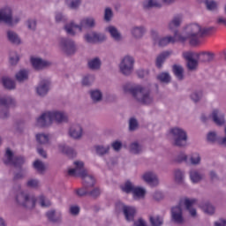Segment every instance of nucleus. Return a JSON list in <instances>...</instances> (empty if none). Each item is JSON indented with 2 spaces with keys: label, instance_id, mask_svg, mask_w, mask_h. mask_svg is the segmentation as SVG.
<instances>
[{
  "label": "nucleus",
  "instance_id": "a211bd4d",
  "mask_svg": "<svg viewBox=\"0 0 226 226\" xmlns=\"http://www.w3.org/2000/svg\"><path fill=\"white\" fill-rule=\"evenodd\" d=\"M30 63L34 70L40 72L41 70H45V68H49L52 64V63L43 60L41 57H31Z\"/></svg>",
  "mask_w": 226,
  "mask_h": 226
},
{
  "label": "nucleus",
  "instance_id": "473e14b6",
  "mask_svg": "<svg viewBox=\"0 0 226 226\" xmlns=\"http://www.w3.org/2000/svg\"><path fill=\"white\" fill-rule=\"evenodd\" d=\"M87 67L89 68V70L96 72L100 70V68H102V60L100 59V57L90 59L87 62Z\"/></svg>",
  "mask_w": 226,
  "mask_h": 226
},
{
  "label": "nucleus",
  "instance_id": "5701e85b",
  "mask_svg": "<svg viewBox=\"0 0 226 226\" xmlns=\"http://www.w3.org/2000/svg\"><path fill=\"white\" fill-rule=\"evenodd\" d=\"M181 24H183V16L182 14H177L169 22L168 27L175 33V31H177V27H181Z\"/></svg>",
  "mask_w": 226,
  "mask_h": 226
},
{
  "label": "nucleus",
  "instance_id": "e2e57ef3",
  "mask_svg": "<svg viewBox=\"0 0 226 226\" xmlns=\"http://www.w3.org/2000/svg\"><path fill=\"white\" fill-rule=\"evenodd\" d=\"M207 142H211L212 144H214V142H215L216 140H220V139H218V134L215 131L209 132L207 133Z\"/></svg>",
  "mask_w": 226,
  "mask_h": 226
},
{
  "label": "nucleus",
  "instance_id": "c03bdc74",
  "mask_svg": "<svg viewBox=\"0 0 226 226\" xmlns=\"http://www.w3.org/2000/svg\"><path fill=\"white\" fill-rule=\"evenodd\" d=\"M2 84L5 89H15V81L8 77H4L2 79Z\"/></svg>",
  "mask_w": 226,
  "mask_h": 226
},
{
  "label": "nucleus",
  "instance_id": "b1692460",
  "mask_svg": "<svg viewBox=\"0 0 226 226\" xmlns=\"http://www.w3.org/2000/svg\"><path fill=\"white\" fill-rule=\"evenodd\" d=\"M172 56V51H163L161 54H159L155 59V66L159 70H162L163 68V63L169 59Z\"/></svg>",
  "mask_w": 226,
  "mask_h": 226
},
{
  "label": "nucleus",
  "instance_id": "2f4dec72",
  "mask_svg": "<svg viewBox=\"0 0 226 226\" xmlns=\"http://www.w3.org/2000/svg\"><path fill=\"white\" fill-rule=\"evenodd\" d=\"M7 40L10 43H12V45H20L21 43L20 37L12 30L7 31Z\"/></svg>",
  "mask_w": 226,
  "mask_h": 226
},
{
  "label": "nucleus",
  "instance_id": "5fc2aeb1",
  "mask_svg": "<svg viewBox=\"0 0 226 226\" xmlns=\"http://www.w3.org/2000/svg\"><path fill=\"white\" fill-rule=\"evenodd\" d=\"M201 160L200 154L193 153L191 154L190 162L192 165H200Z\"/></svg>",
  "mask_w": 226,
  "mask_h": 226
},
{
  "label": "nucleus",
  "instance_id": "680f3d73",
  "mask_svg": "<svg viewBox=\"0 0 226 226\" xmlns=\"http://www.w3.org/2000/svg\"><path fill=\"white\" fill-rule=\"evenodd\" d=\"M82 4V0H71L67 3L68 8L70 10H79V6Z\"/></svg>",
  "mask_w": 226,
  "mask_h": 226
},
{
  "label": "nucleus",
  "instance_id": "69168bd1",
  "mask_svg": "<svg viewBox=\"0 0 226 226\" xmlns=\"http://www.w3.org/2000/svg\"><path fill=\"white\" fill-rule=\"evenodd\" d=\"M26 26L29 31H36L37 22L36 19H28L26 22Z\"/></svg>",
  "mask_w": 226,
  "mask_h": 226
},
{
  "label": "nucleus",
  "instance_id": "c85d7f7f",
  "mask_svg": "<svg viewBox=\"0 0 226 226\" xmlns=\"http://www.w3.org/2000/svg\"><path fill=\"white\" fill-rule=\"evenodd\" d=\"M90 98L93 103H100L103 101V93L100 89H92L89 91Z\"/></svg>",
  "mask_w": 226,
  "mask_h": 226
},
{
  "label": "nucleus",
  "instance_id": "603ef678",
  "mask_svg": "<svg viewBox=\"0 0 226 226\" xmlns=\"http://www.w3.org/2000/svg\"><path fill=\"white\" fill-rule=\"evenodd\" d=\"M102 195V190L99 187L88 188V197L92 199H98Z\"/></svg>",
  "mask_w": 226,
  "mask_h": 226
},
{
  "label": "nucleus",
  "instance_id": "bb28decb",
  "mask_svg": "<svg viewBox=\"0 0 226 226\" xmlns=\"http://www.w3.org/2000/svg\"><path fill=\"white\" fill-rule=\"evenodd\" d=\"M108 33H109L112 40L114 41H117V43H119V41H123V35L121 34V32L117 30V28L114 26H109L107 28Z\"/></svg>",
  "mask_w": 226,
  "mask_h": 226
},
{
  "label": "nucleus",
  "instance_id": "6e6d98bb",
  "mask_svg": "<svg viewBox=\"0 0 226 226\" xmlns=\"http://www.w3.org/2000/svg\"><path fill=\"white\" fill-rule=\"evenodd\" d=\"M55 21L56 24H61V22L64 23L68 21V17H66V15L61 11H56L55 13Z\"/></svg>",
  "mask_w": 226,
  "mask_h": 226
},
{
  "label": "nucleus",
  "instance_id": "7ed1b4c3",
  "mask_svg": "<svg viewBox=\"0 0 226 226\" xmlns=\"http://www.w3.org/2000/svg\"><path fill=\"white\" fill-rule=\"evenodd\" d=\"M19 191L15 195V203L20 207L25 209H34L36 207V196L20 189V185L18 186Z\"/></svg>",
  "mask_w": 226,
  "mask_h": 226
},
{
  "label": "nucleus",
  "instance_id": "9b49d317",
  "mask_svg": "<svg viewBox=\"0 0 226 226\" xmlns=\"http://www.w3.org/2000/svg\"><path fill=\"white\" fill-rule=\"evenodd\" d=\"M117 207L122 210L126 222H133L135 220V215H137L135 207L126 206L124 203H117Z\"/></svg>",
  "mask_w": 226,
  "mask_h": 226
},
{
  "label": "nucleus",
  "instance_id": "4c0bfd02",
  "mask_svg": "<svg viewBox=\"0 0 226 226\" xmlns=\"http://www.w3.org/2000/svg\"><path fill=\"white\" fill-rule=\"evenodd\" d=\"M15 77L18 82H26V80L29 79V71L21 69L16 73Z\"/></svg>",
  "mask_w": 226,
  "mask_h": 226
},
{
  "label": "nucleus",
  "instance_id": "0eeeda50",
  "mask_svg": "<svg viewBox=\"0 0 226 226\" xmlns=\"http://www.w3.org/2000/svg\"><path fill=\"white\" fill-rule=\"evenodd\" d=\"M59 47L65 54V56H75L77 53V44H75V41L62 37L59 39Z\"/></svg>",
  "mask_w": 226,
  "mask_h": 226
},
{
  "label": "nucleus",
  "instance_id": "6ab92c4d",
  "mask_svg": "<svg viewBox=\"0 0 226 226\" xmlns=\"http://www.w3.org/2000/svg\"><path fill=\"white\" fill-rule=\"evenodd\" d=\"M84 135V129L82 125L79 124H74L69 128V137L73 139V140H80Z\"/></svg>",
  "mask_w": 226,
  "mask_h": 226
},
{
  "label": "nucleus",
  "instance_id": "338daca9",
  "mask_svg": "<svg viewBox=\"0 0 226 226\" xmlns=\"http://www.w3.org/2000/svg\"><path fill=\"white\" fill-rule=\"evenodd\" d=\"M113 15L114 13L112 12V9L109 7L106 8L104 11V20L106 22H110V20H112Z\"/></svg>",
  "mask_w": 226,
  "mask_h": 226
},
{
  "label": "nucleus",
  "instance_id": "c9c22d12",
  "mask_svg": "<svg viewBox=\"0 0 226 226\" xmlns=\"http://www.w3.org/2000/svg\"><path fill=\"white\" fill-rule=\"evenodd\" d=\"M144 10H151L153 8H162V3L158 0H145L143 2Z\"/></svg>",
  "mask_w": 226,
  "mask_h": 226
},
{
  "label": "nucleus",
  "instance_id": "c756f323",
  "mask_svg": "<svg viewBox=\"0 0 226 226\" xmlns=\"http://www.w3.org/2000/svg\"><path fill=\"white\" fill-rule=\"evenodd\" d=\"M132 36L135 38V40H140L146 34V27L144 26H132L131 28Z\"/></svg>",
  "mask_w": 226,
  "mask_h": 226
},
{
  "label": "nucleus",
  "instance_id": "7c9ffc66",
  "mask_svg": "<svg viewBox=\"0 0 226 226\" xmlns=\"http://www.w3.org/2000/svg\"><path fill=\"white\" fill-rule=\"evenodd\" d=\"M58 151H60V153H63L64 154H66V156H68L69 158H73L74 156H77V153L75 152V150L64 144L58 146Z\"/></svg>",
  "mask_w": 226,
  "mask_h": 226
},
{
  "label": "nucleus",
  "instance_id": "ea45409f",
  "mask_svg": "<svg viewBox=\"0 0 226 226\" xmlns=\"http://www.w3.org/2000/svg\"><path fill=\"white\" fill-rule=\"evenodd\" d=\"M136 187L137 186H135V184H133V182L127 180L124 184V185L121 186V190H122V192H124V193H127V194L132 193L133 194V192L135 191Z\"/></svg>",
  "mask_w": 226,
  "mask_h": 226
},
{
  "label": "nucleus",
  "instance_id": "a878e982",
  "mask_svg": "<svg viewBox=\"0 0 226 226\" xmlns=\"http://www.w3.org/2000/svg\"><path fill=\"white\" fill-rule=\"evenodd\" d=\"M200 207L205 213V215H208L209 216H213L216 211V207L211 204L209 201H203L200 204Z\"/></svg>",
  "mask_w": 226,
  "mask_h": 226
},
{
  "label": "nucleus",
  "instance_id": "9d476101",
  "mask_svg": "<svg viewBox=\"0 0 226 226\" xmlns=\"http://www.w3.org/2000/svg\"><path fill=\"white\" fill-rule=\"evenodd\" d=\"M85 41L87 43H103V41H107V35L102 33H98L96 31H92L84 35Z\"/></svg>",
  "mask_w": 226,
  "mask_h": 226
},
{
  "label": "nucleus",
  "instance_id": "864d4df0",
  "mask_svg": "<svg viewBox=\"0 0 226 226\" xmlns=\"http://www.w3.org/2000/svg\"><path fill=\"white\" fill-rule=\"evenodd\" d=\"M34 169L39 172V174H43L45 172V164L40 160H36L34 162Z\"/></svg>",
  "mask_w": 226,
  "mask_h": 226
},
{
  "label": "nucleus",
  "instance_id": "8fccbe9b",
  "mask_svg": "<svg viewBox=\"0 0 226 226\" xmlns=\"http://www.w3.org/2000/svg\"><path fill=\"white\" fill-rule=\"evenodd\" d=\"M169 43H176V38L173 36H168L159 40V47H167Z\"/></svg>",
  "mask_w": 226,
  "mask_h": 226
},
{
  "label": "nucleus",
  "instance_id": "37998d69",
  "mask_svg": "<svg viewBox=\"0 0 226 226\" xmlns=\"http://www.w3.org/2000/svg\"><path fill=\"white\" fill-rule=\"evenodd\" d=\"M129 151L132 154H140L142 153V145L139 144V142H132L129 146Z\"/></svg>",
  "mask_w": 226,
  "mask_h": 226
},
{
  "label": "nucleus",
  "instance_id": "cd10ccee",
  "mask_svg": "<svg viewBox=\"0 0 226 226\" xmlns=\"http://www.w3.org/2000/svg\"><path fill=\"white\" fill-rule=\"evenodd\" d=\"M189 176L192 183H193L194 185H197V183H200V181H202V179L206 177V175L199 171V170H191Z\"/></svg>",
  "mask_w": 226,
  "mask_h": 226
},
{
  "label": "nucleus",
  "instance_id": "39448f33",
  "mask_svg": "<svg viewBox=\"0 0 226 226\" xmlns=\"http://www.w3.org/2000/svg\"><path fill=\"white\" fill-rule=\"evenodd\" d=\"M185 33L190 45H199L200 42V26L199 24L192 23L185 27Z\"/></svg>",
  "mask_w": 226,
  "mask_h": 226
},
{
  "label": "nucleus",
  "instance_id": "49530a36",
  "mask_svg": "<svg viewBox=\"0 0 226 226\" xmlns=\"http://www.w3.org/2000/svg\"><path fill=\"white\" fill-rule=\"evenodd\" d=\"M47 218L49 220V222H52L53 223H57L61 222V215H56V210H50L46 213Z\"/></svg>",
  "mask_w": 226,
  "mask_h": 226
},
{
  "label": "nucleus",
  "instance_id": "09e8293b",
  "mask_svg": "<svg viewBox=\"0 0 226 226\" xmlns=\"http://www.w3.org/2000/svg\"><path fill=\"white\" fill-rule=\"evenodd\" d=\"M150 225L151 226H162L163 225V217L160 215L150 216Z\"/></svg>",
  "mask_w": 226,
  "mask_h": 226
},
{
  "label": "nucleus",
  "instance_id": "6e6552de",
  "mask_svg": "<svg viewBox=\"0 0 226 226\" xmlns=\"http://www.w3.org/2000/svg\"><path fill=\"white\" fill-rule=\"evenodd\" d=\"M17 105V101L10 95H5L0 98V107H4L5 109H2L0 111V118L6 119L10 116V112L8 109H11V107H15Z\"/></svg>",
  "mask_w": 226,
  "mask_h": 226
},
{
  "label": "nucleus",
  "instance_id": "dca6fc26",
  "mask_svg": "<svg viewBox=\"0 0 226 226\" xmlns=\"http://www.w3.org/2000/svg\"><path fill=\"white\" fill-rule=\"evenodd\" d=\"M50 112L52 123H56V124H64V123H68L69 117L66 112L60 110H52Z\"/></svg>",
  "mask_w": 226,
  "mask_h": 226
},
{
  "label": "nucleus",
  "instance_id": "20e7f679",
  "mask_svg": "<svg viewBox=\"0 0 226 226\" xmlns=\"http://www.w3.org/2000/svg\"><path fill=\"white\" fill-rule=\"evenodd\" d=\"M173 146L176 147H186L188 146V132L180 127H173L170 130Z\"/></svg>",
  "mask_w": 226,
  "mask_h": 226
},
{
  "label": "nucleus",
  "instance_id": "13d9d810",
  "mask_svg": "<svg viewBox=\"0 0 226 226\" xmlns=\"http://www.w3.org/2000/svg\"><path fill=\"white\" fill-rule=\"evenodd\" d=\"M157 79L163 84H169L170 82V74L169 72H162L157 75Z\"/></svg>",
  "mask_w": 226,
  "mask_h": 226
},
{
  "label": "nucleus",
  "instance_id": "4468645a",
  "mask_svg": "<svg viewBox=\"0 0 226 226\" xmlns=\"http://www.w3.org/2000/svg\"><path fill=\"white\" fill-rule=\"evenodd\" d=\"M170 213L171 220L174 223H177L178 225L185 223V217L183 216V207H181V204L172 207Z\"/></svg>",
  "mask_w": 226,
  "mask_h": 226
},
{
  "label": "nucleus",
  "instance_id": "3c124183",
  "mask_svg": "<svg viewBox=\"0 0 226 226\" xmlns=\"http://www.w3.org/2000/svg\"><path fill=\"white\" fill-rule=\"evenodd\" d=\"M205 6L208 11H216L218 4L215 0H205Z\"/></svg>",
  "mask_w": 226,
  "mask_h": 226
},
{
  "label": "nucleus",
  "instance_id": "72a5a7b5",
  "mask_svg": "<svg viewBox=\"0 0 226 226\" xmlns=\"http://www.w3.org/2000/svg\"><path fill=\"white\" fill-rule=\"evenodd\" d=\"M95 153L98 156H105L110 153V146L96 145L94 146Z\"/></svg>",
  "mask_w": 226,
  "mask_h": 226
},
{
  "label": "nucleus",
  "instance_id": "0e129e2a",
  "mask_svg": "<svg viewBox=\"0 0 226 226\" xmlns=\"http://www.w3.org/2000/svg\"><path fill=\"white\" fill-rule=\"evenodd\" d=\"M39 204L41 207H50V206L52 205L50 200L45 198V196H41L39 198Z\"/></svg>",
  "mask_w": 226,
  "mask_h": 226
},
{
  "label": "nucleus",
  "instance_id": "58836bf2",
  "mask_svg": "<svg viewBox=\"0 0 226 226\" xmlns=\"http://www.w3.org/2000/svg\"><path fill=\"white\" fill-rule=\"evenodd\" d=\"M64 31L67 33V34H70L71 36H75V30L73 29H80V25H76L73 21L67 23L64 26Z\"/></svg>",
  "mask_w": 226,
  "mask_h": 226
},
{
  "label": "nucleus",
  "instance_id": "f257e3e1",
  "mask_svg": "<svg viewBox=\"0 0 226 226\" xmlns=\"http://www.w3.org/2000/svg\"><path fill=\"white\" fill-rule=\"evenodd\" d=\"M124 92L131 94L138 103L141 105H153L154 102V95L151 88L142 87L141 85L125 84Z\"/></svg>",
  "mask_w": 226,
  "mask_h": 226
},
{
  "label": "nucleus",
  "instance_id": "a19ab883",
  "mask_svg": "<svg viewBox=\"0 0 226 226\" xmlns=\"http://www.w3.org/2000/svg\"><path fill=\"white\" fill-rule=\"evenodd\" d=\"M75 193L78 197H88L89 196V185L87 183L83 184L81 188L75 190Z\"/></svg>",
  "mask_w": 226,
  "mask_h": 226
},
{
  "label": "nucleus",
  "instance_id": "ddd939ff",
  "mask_svg": "<svg viewBox=\"0 0 226 226\" xmlns=\"http://www.w3.org/2000/svg\"><path fill=\"white\" fill-rule=\"evenodd\" d=\"M50 85L51 83L49 79L41 80L35 87L37 96H40V98H45L50 91Z\"/></svg>",
  "mask_w": 226,
  "mask_h": 226
},
{
  "label": "nucleus",
  "instance_id": "aec40b11",
  "mask_svg": "<svg viewBox=\"0 0 226 226\" xmlns=\"http://www.w3.org/2000/svg\"><path fill=\"white\" fill-rule=\"evenodd\" d=\"M141 178L145 183L150 185V186H158L160 185V180L156 173L153 171H147L142 176Z\"/></svg>",
  "mask_w": 226,
  "mask_h": 226
},
{
  "label": "nucleus",
  "instance_id": "774afa93",
  "mask_svg": "<svg viewBox=\"0 0 226 226\" xmlns=\"http://www.w3.org/2000/svg\"><path fill=\"white\" fill-rule=\"evenodd\" d=\"M19 59L20 58L19 57V54H17L16 52L11 53V55L10 56V63L11 64H12V66L17 64Z\"/></svg>",
  "mask_w": 226,
  "mask_h": 226
},
{
  "label": "nucleus",
  "instance_id": "1a4fd4ad",
  "mask_svg": "<svg viewBox=\"0 0 226 226\" xmlns=\"http://www.w3.org/2000/svg\"><path fill=\"white\" fill-rule=\"evenodd\" d=\"M135 64V58L133 56L127 55L125 56L119 65L120 72L125 77L130 76L131 73H133V66Z\"/></svg>",
  "mask_w": 226,
  "mask_h": 226
},
{
  "label": "nucleus",
  "instance_id": "bf43d9fd",
  "mask_svg": "<svg viewBox=\"0 0 226 226\" xmlns=\"http://www.w3.org/2000/svg\"><path fill=\"white\" fill-rule=\"evenodd\" d=\"M36 140L39 144H49V135L44 133L36 134Z\"/></svg>",
  "mask_w": 226,
  "mask_h": 226
},
{
  "label": "nucleus",
  "instance_id": "412c9836",
  "mask_svg": "<svg viewBox=\"0 0 226 226\" xmlns=\"http://www.w3.org/2000/svg\"><path fill=\"white\" fill-rule=\"evenodd\" d=\"M196 59L200 63L208 64L215 60V53L211 51H201L200 53H194Z\"/></svg>",
  "mask_w": 226,
  "mask_h": 226
},
{
  "label": "nucleus",
  "instance_id": "4be33fe9",
  "mask_svg": "<svg viewBox=\"0 0 226 226\" xmlns=\"http://www.w3.org/2000/svg\"><path fill=\"white\" fill-rule=\"evenodd\" d=\"M210 117L217 126H223V124H225V114L220 109H214Z\"/></svg>",
  "mask_w": 226,
  "mask_h": 226
},
{
  "label": "nucleus",
  "instance_id": "f8f14e48",
  "mask_svg": "<svg viewBox=\"0 0 226 226\" xmlns=\"http://www.w3.org/2000/svg\"><path fill=\"white\" fill-rule=\"evenodd\" d=\"M183 57L187 61L186 66L189 72H195L199 68V59H195V53L187 51L183 53Z\"/></svg>",
  "mask_w": 226,
  "mask_h": 226
},
{
  "label": "nucleus",
  "instance_id": "79ce46f5",
  "mask_svg": "<svg viewBox=\"0 0 226 226\" xmlns=\"http://www.w3.org/2000/svg\"><path fill=\"white\" fill-rule=\"evenodd\" d=\"M146 189L140 186H136L133 192H132V197L133 199H144L146 197Z\"/></svg>",
  "mask_w": 226,
  "mask_h": 226
},
{
  "label": "nucleus",
  "instance_id": "e433bc0d",
  "mask_svg": "<svg viewBox=\"0 0 226 226\" xmlns=\"http://www.w3.org/2000/svg\"><path fill=\"white\" fill-rule=\"evenodd\" d=\"M204 97V91L202 89H196L190 94V99L193 103H199Z\"/></svg>",
  "mask_w": 226,
  "mask_h": 226
},
{
  "label": "nucleus",
  "instance_id": "423d86ee",
  "mask_svg": "<svg viewBox=\"0 0 226 226\" xmlns=\"http://www.w3.org/2000/svg\"><path fill=\"white\" fill-rule=\"evenodd\" d=\"M4 163V165H13L16 169H22V165L26 163V158L22 155H13V152L7 148Z\"/></svg>",
  "mask_w": 226,
  "mask_h": 226
},
{
  "label": "nucleus",
  "instance_id": "f03ea898",
  "mask_svg": "<svg viewBox=\"0 0 226 226\" xmlns=\"http://www.w3.org/2000/svg\"><path fill=\"white\" fill-rule=\"evenodd\" d=\"M75 168L68 170L69 176H79L83 179V185H88V188H94V177L87 173V170L84 169V162L76 161L74 162Z\"/></svg>",
  "mask_w": 226,
  "mask_h": 226
},
{
  "label": "nucleus",
  "instance_id": "2eb2a0df",
  "mask_svg": "<svg viewBox=\"0 0 226 226\" xmlns=\"http://www.w3.org/2000/svg\"><path fill=\"white\" fill-rule=\"evenodd\" d=\"M0 22H4L7 26H13V11L10 7L0 9Z\"/></svg>",
  "mask_w": 226,
  "mask_h": 226
},
{
  "label": "nucleus",
  "instance_id": "de8ad7c7",
  "mask_svg": "<svg viewBox=\"0 0 226 226\" xmlns=\"http://www.w3.org/2000/svg\"><path fill=\"white\" fill-rule=\"evenodd\" d=\"M26 188H32L33 190H36L40 188V180L38 178H29L26 183Z\"/></svg>",
  "mask_w": 226,
  "mask_h": 226
},
{
  "label": "nucleus",
  "instance_id": "052dcab7",
  "mask_svg": "<svg viewBox=\"0 0 226 226\" xmlns=\"http://www.w3.org/2000/svg\"><path fill=\"white\" fill-rule=\"evenodd\" d=\"M93 82H94V75L87 74L82 79L83 86H92Z\"/></svg>",
  "mask_w": 226,
  "mask_h": 226
},
{
  "label": "nucleus",
  "instance_id": "a18cd8bd",
  "mask_svg": "<svg viewBox=\"0 0 226 226\" xmlns=\"http://www.w3.org/2000/svg\"><path fill=\"white\" fill-rule=\"evenodd\" d=\"M174 176L176 183H177L178 185H183V183L185 182V171L179 169L175 170Z\"/></svg>",
  "mask_w": 226,
  "mask_h": 226
},
{
  "label": "nucleus",
  "instance_id": "f3484780",
  "mask_svg": "<svg viewBox=\"0 0 226 226\" xmlns=\"http://www.w3.org/2000/svg\"><path fill=\"white\" fill-rule=\"evenodd\" d=\"M52 115L50 111L43 112L37 119L36 124L41 128H47V126H52Z\"/></svg>",
  "mask_w": 226,
  "mask_h": 226
},
{
  "label": "nucleus",
  "instance_id": "393cba45",
  "mask_svg": "<svg viewBox=\"0 0 226 226\" xmlns=\"http://www.w3.org/2000/svg\"><path fill=\"white\" fill-rule=\"evenodd\" d=\"M88 27V29H94L96 27V19L93 17H87L81 19L79 23V31L82 29Z\"/></svg>",
  "mask_w": 226,
  "mask_h": 226
},
{
  "label": "nucleus",
  "instance_id": "4d7b16f0",
  "mask_svg": "<svg viewBox=\"0 0 226 226\" xmlns=\"http://www.w3.org/2000/svg\"><path fill=\"white\" fill-rule=\"evenodd\" d=\"M139 130V120L135 117H131L129 119V132H136Z\"/></svg>",
  "mask_w": 226,
  "mask_h": 226
},
{
  "label": "nucleus",
  "instance_id": "f704fd0d",
  "mask_svg": "<svg viewBox=\"0 0 226 226\" xmlns=\"http://www.w3.org/2000/svg\"><path fill=\"white\" fill-rule=\"evenodd\" d=\"M172 72L175 77H177V80H183L185 79V69L182 65L174 64L172 66Z\"/></svg>",
  "mask_w": 226,
  "mask_h": 226
}]
</instances>
